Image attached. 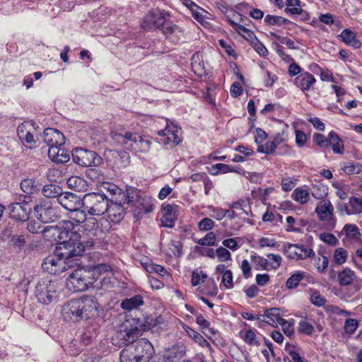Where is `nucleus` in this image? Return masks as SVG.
Wrapping results in <instances>:
<instances>
[{"mask_svg":"<svg viewBox=\"0 0 362 362\" xmlns=\"http://www.w3.org/2000/svg\"><path fill=\"white\" fill-rule=\"evenodd\" d=\"M298 331L300 333L310 336L314 332V327L306 318H304L298 323Z\"/></svg>","mask_w":362,"mask_h":362,"instance_id":"51","label":"nucleus"},{"mask_svg":"<svg viewBox=\"0 0 362 362\" xmlns=\"http://www.w3.org/2000/svg\"><path fill=\"white\" fill-rule=\"evenodd\" d=\"M208 209L209 210V215L218 220L220 221L226 216V213L225 212V209L219 207H215L213 206H208Z\"/></svg>","mask_w":362,"mask_h":362,"instance_id":"57","label":"nucleus"},{"mask_svg":"<svg viewBox=\"0 0 362 362\" xmlns=\"http://www.w3.org/2000/svg\"><path fill=\"white\" fill-rule=\"evenodd\" d=\"M144 304L143 298L141 295H135L133 297L125 298L121 303V308L127 311L137 309Z\"/></svg>","mask_w":362,"mask_h":362,"instance_id":"31","label":"nucleus"},{"mask_svg":"<svg viewBox=\"0 0 362 362\" xmlns=\"http://www.w3.org/2000/svg\"><path fill=\"white\" fill-rule=\"evenodd\" d=\"M216 235L214 232L208 233L204 237L200 238L197 243L202 246L215 245Z\"/></svg>","mask_w":362,"mask_h":362,"instance_id":"55","label":"nucleus"},{"mask_svg":"<svg viewBox=\"0 0 362 362\" xmlns=\"http://www.w3.org/2000/svg\"><path fill=\"white\" fill-rule=\"evenodd\" d=\"M73 223L65 221L62 226L52 228V235L57 241V252L59 255H69L79 259L86 248L91 247L93 242H88L86 245L80 241V235L73 230Z\"/></svg>","mask_w":362,"mask_h":362,"instance_id":"1","label":"nucleus"},{"mask_svg":"<svg viewBox=\"0 0 362 362\" xmlns=\"http://www.w3.org/2000/svg\"><path fill=\"white\" fill-rule=\"evenodd\" d=\"M317 252L320 257L317 258L315 267L320 274H323L328 267L329 259L322 251L319 250Z\"/></svg>","mask_w":362,"mask_h":362,"instance_id":"44","label":"nucleus"},{"mask_svg":"<svg viewBox=\"0 0 362 362\" xmlns=\"http://www.w3.org/2000/svg\"><path fill=\"white\" fill-rule=\"evenodd\" d=\"M267 259L269 261V269H277L279 268L282 261L280 255L274 254H268Z\"/></svg>","mask_w":362,"mask_h":362,"instance_id":"56","label":"nucleus"},{"mask_svg":"<svg viewBox=\"0 0 362 362\" xmlns=\"http://www.w3.org/2000/svg\"><path fill=\"white\" fill-rule=\"evenodd\" d=\"M341 169L349 175L359 174L362 172V165L358 163L346 162L341 165Z\"/></svg>","mask_w":362,"mask_h":362,"instance_id":"39","label":"nucleus"},{"mask_svg":"<svg viewBox=\"0 0 362 362\" xmlns=\"http://www.w3.org/2000/svg\"><path fill=\"white\" fill-rule=\"evenodd\" d=\"M349 210L348 215L359 214L362 213V199L352 197L349 201Z\"/></svg>","mask_w":362,"mask_h":362,"instance_id":"42","label":"nucleus"},{"mask_svg":"<svg viewBox=\"0 0 362 362\" xmlns=\"http://www.w3.org/2000/svg\"><path fill=\"white\" fill-rule=\"evenodd\" d=\"M342 232L345 235V237L342 240L344 243L349 240L358 241L361 236L358 227L355 224H346L343 228Z\"/></svg>","mask_w":362,"mask_h":362,"instance_id":"29","label":"nucleus"},{"mask_svg":"<svg viewBox=\"0 0 362 362\" xmlns=\"http://www.w3.org/2000/svg\"><path fill=\"white\" fill-rule=\"evenodd\" d=\"M240 337L250 346H259L260 337H258L256 331L252 328L244 329L239 332Z\"/></svg>","mask_w":362,"mask_h":362,"instance_id":"28","label":"nucleus"},{"mask_svg":"<svg viewBox=\"0 0 362 362\" xmlns=\"http://www.w3.org/2000/svg\"><path fill=\"white\" fill-rule=\"evenodd\" d=\"M95 269L77 268L68 277L66 286L73 292H81L87 290L97 279Z\"/></svg>","mask_w":362,"mask_h":362,"instance_id":"4","label":"nucleus"},{"mask_svg":"<svg viewBox=\"0 0 362 362\" xmlns=\"http://www.w3.org/2000/svg\"><path fill=\"white\" fill-rule=\"evenodd\" d=\"M100 187L104 190L108 192L114 199L116 197H120L121 196L122 190L112 182H103Z\"/></svg>","mask_w":362,"mask_h":362,"instance_id":"47","label":"nucleus"},{"mask_svg":"<svg viewBox=\"0 0 362 362\" xmlns=\"http://www.w3.org/2000/svg\"><path fill=\"white\" fill-rule=\"evenodd\" d=\"M283 252L290 259L304 260L315 256V252L309 245L286 243L283 246Z\"/></svg>","mask_w":362,"mask_h":362,"instance_id":"8","label":"nucleus"},{"mask_svg":"<svg viewBox=\"0 0 362 362\" xmlns=\"http://www.w3.org/2000/svg\"><path fill=\"white\" fill-rule=\"evenodd\" d=\"M315 82V76L308 71L300 74L294 79L296 86L304 93L310 90Z\"/></svg>","mask_w":362,"mask_h":362,"instance_id":"25","label":"nucleus"},{"mask_svg":"<svg viewBox=\"0 0 362 362\" xmlns=\"http://www.w3.org/2000/svg\"><path fill=\"white\" fill-rule=\"evenodd\" d=\"M42 194L45 197L47 198H56L57 202L59 197L61 195L62 190L60 187L55 185H47L42 188Z\"/></svg>","mask_w":362,"mask_h":362,"instance_id":"38","label":"nucleus"},{"mask_svg":"<svg viewBox=\"0 0 362 362\" xmlns=\"http://www.w3.org/2000/svg\"><path fill=\"white\" fill-rule=\"evenodd\" d=\"M264 21L268 25H282L290 23V21L281 16L272 15H267L264 19Z\"/></svg>","mask_w":362,"mask_h":362,"instance_id":"49","label":"nucleus"},{"mask_svg":"<svg viewBox=\"0 0 362 362\" xmlns=\"http://www.w3.org/2000/svg\"><path fill=\"white\" fill-rule=\"evenodd\" d=\"M38 126L32 121L24 122L18 125L17 134L22 144L28 148H33L36 144V133Z\"/></svg>","mask_w":362,"mask_h":362,"instance_id":"12","label":"nucleus"},{"mask_svg":"<svg viewBox=\"0 0 362 362\" xmlns=\"http://www.w3.org/2000/svg\"><path fill=\"white\" fill-rule=\"evenodd\" d=\"M162 33L174 43H177L180 39L179 35L182 34V30L176 25L167 24L162 28Z\"/></svg>","mask_w":362,"mask_h":362,"instance_id":"30","label":"nucleus"},{"mask_svg":"<svg viewBox=\"0 0 362 362\" xmlns=\"http://www.w3.org/2000/svg\"><path fill=\"white\" fill-rule=\"evenodd\" d=\"M329 146H332V151L334 153L343 154L344 152V147L342 140L335 132H330L328 134Z\"/></svg>","mask_w":362,"mask_h":362,"instance_id":"33","label":"nucleus"},{"mask_svg":"<svg viewBox=\"0 0 362 362\" xmlns=\"http://www.w3.org/2000/svg\"><path fill=\"white\" fill-rule=\"evenodd\" d=\"M35 293L40 303L48 305L57 297V284L50 280L41 279L36 285Z\"/></svg>","mask_w":362,"mask_h":362,"instance_id":"9","label":"nucleus"},{"mask_svg":"<svg viewBox=\"0 0 362 362\" xmlns=\"http://www.w3.org/2000/svg\"><path fill=\"white\" fill-rule=\"evenodd\" d=\"M227 23L235 30L240 35H241L246 40L249 41L250 44L254 41L257 37L252 30L246 28L245 26L235 22L229 16L226 17Z\"/></svg>","mask_w":362,"mask_h":362,"instance_id":"27","label":"nucleus"},{"mask_svg":"<svg viewBox=\"0 0 362 362\" xmlns=\"http://www.w3.org/2000/svg\"><path fill=\"white\" fill-rule=\"evenodd\" d=\"M21 189L24 194L19 196L18 200L25 203L32 202V195L37 193L40 190L39 185L33 179H25L21 182Z\"/></svg>","mask_w":362,"mask_h":362,"instance_id":"19","label":"nucleus"},{"mask_svg":"<svg viewBox=\"0 0 362 362\" xmlns=\"http://www.w3.org/2000/svg\"><path fill=\"white\" fill-rule=\"evenodd\" d=\"M177 205L167 204L163 206V216L160 219L162 225L165 227L173 228L177 218Z\"/></svg>","mask_w":362,"mask_h":362,"instance_id":"24","label":"nucleus"},{"mask_svg":"<svg viewBox=\"0 0 362 362\" xmlns=\"http://www.w3.org/2000/svg\"><path fill=\"white\" fill-rule=\"evenodd\" d=\"M339 37L341 38V41L347 45L351 46L356 49L361 47V42L356 39L354 33L349 29L342 30Z\"/></svg>","mask_w":362,"mask_h":362,"instance_id":"36","label":"nucleus"},{"mask_svg":"<svg viewBox=\"0 0 362 362\" xmlns=\"http://www.w3.org/2000/svg\"><path fill=\"white\" fill-rule=\"evenodd\" d=\"M168 13L164 11H151L144 18L141 26L146 30L160 28L164 25Z\"/></svg>","mask_w":362,"mask_h":362,"instance_id":"15","label":"nucleus"},{"mask_svg":"<svg viewBox=\"0 0 362 362\" xmlns=\"http://www.w3.org/2000/svg\"><path fill=\"white\" fill-rule=\"evenodd\" d=\"M105 213L107 214V218L110 222L118 223L123 219L125 210L123 204L117 201L116 197L115 199L111 198L110 202H108V209Z\"/></svg>","mask_w":362,"mask_h":362,"instance_id":"18","label":"nucleus"},{"mask_svg":"<svg viewBox=\"0 0 362 362\" xmlns=\"http://www.w3.org/2000/svg\"><path fill=\"white\" fill-rule=\"evenodd\" d=\"M165 128L158 132L159 136L158 142L163 145H169L170 147H174L182 141L180 138V129L173 123L169 124L168 120H165Z\"/></svg>","mask_w":362,"mask_h":362,"instance_id":"14","label":"nucleus"},{"mask_svg":"<svg viewBox=\"0 0 362 362\" xmlns=\"http://www.w3.org/2000/svg\"><path fill=\"white\" fill-rule=\"evenodd\" d=\"M57 203L69 211L76 210L82 205L81 197L71 192H62Z\"/></svg>","mask_w":362,"mask_h":362,"instance_id":"20","label":"nucleus"},{"mask_svg":"<svg viewBox=\"0 0 362 362\" xmlns=\"http://www.w3.org/2000/svg\"><path fill=\"white\" fill-rule=\"evenodd\" d=\"M318 218L331 228L336 225V218L334 216V207L329 200H321L315 208Z\"/></svg>","mask_w":362,"mask_h":362,"instance_id":"16","label":"nucleus"},{"mask_svg":"<svg viewBox=\"0 0 362 362\" xmlns=\"http://www.w3.org/2000/svg\"><path fill=\"white\" fill-rule=\"evenodd\" d=\"M79 262L80 259L74 258L69 255H59L57 249L55 248L54 254L45 259L42 267L49 274H59L69 268L78 267L80 264Z\"/></svg>","mask_w":362,"mask_h":362,"instance_id":"5","label":"nucleus"},{"mask_svg":"<svg viewBox=\"0 0 362 362\" xmlns=\"http://www.w3.org/2000/svg\"><path fill=\"white\" fill-rule=\"evenodd\" d=\"M112 139L124 148L134 152L147 153L151 148V141L137 133H114Z\"/></svg>","mask_w":362,"mask_h":362,"instance_id":"6","label":"nucleus"},{"mask_svg":"<svg viewBox=\"0 0 362 362\" xmlns=\"http://www.w3.org/2000/svg\"><path fill=\"white\" fill-rule=\"evenodd\" d=\"M252 259L257 269L261 268L262 269L269 270V261L267 259L259 256H252Z\"/></svg>","mask_w":362,"mask_h":362,"instance_id":"58","label":"nucleus"},{"mask_svg":"<svg viewBox=\"0 0 362 362\" xmlns=\"http://www.w3.org/2000/svg\"><path fill=\"white\" fill-rule=\"evenodd\" d=\"M305 276V272L298 271L293 274L286 281V285L288 288H295Z\"/></svg>","mask_w":362,"mask_h":362,"instance_id":"46","label":"nucleus"},{"mask_svg":"<svg viewBox=\"0 0 362 362\" xmlns=\"http://www.w3.org/2000/svg\"><path fill=\"white\" fill-rule=\"evenodd\" d=\"M283 319L281 316L280 310L277 308L267 309L264 314L257 316V320L265 322L272 327H277Z\"/></svg>","mask_w":362,"mask_h":362,"instance_id":"23","label":"nucleus"},{"mask_svg":"<svg viewBox=\"0 0 362 362\" xmlns=\"http://www.w3.org/2000/svg\"><path fill=\"white\" fill-rule=\"evenodd\" d=\"M67 185L70 189L77 192H85L88 189L86 180L78 176H72L67 180Z\"/></svg>","mask_w":362,"mask_h":362,"instance_id":"32","label":"nucleus"},{"mask_svg":"<svg viewBox=\"0 0 362 362\" xmlns=\"http://www.w3.org/2000/svg\"><path fill=\"white\" fill-rule=\"evenodd\" d=\"M110 200L104 194L88 193L82 199V205L90 215L100 216L108 209Z\"/></svg>","mask_w":362,"mask_h":362,"instance_id":"7","label":"nucleus"},{"mask_svg":"<svg viewBox=\"0 0 362 362\" xmlns=\"http://www.w3.org/2000/svg\"><path fill=\"white\" fill-rule=\"evenodd\" d=\"M122 204H127L133 206L137 203L143 206L146 212H151L153 209V205L150 202L149 198H142L139 192L134 188H129L126 192H122L120 197H117Z\"/></svg>","mask_w":362,"mask_h":362,"instance_id":"10","label":"nucleus"},{"mask_svg":"<svg viewBox=\"0 0 362 362\" xmlns=\"http://www.w3.org/2000/svg\"><path fill=\"white\" fill-rule=\"evenodd\" d=\"M155 354L151 343L141 338L127 344L120 352V362H148Z\"/></svg>","mask_w":362,"mask_h":362,"instance_id":"3","label":"nucleus"},{"mask_svg":"<svg viewBox=\"0 0 362 362\" xmlns=\"http://www.w3.org/2000/svg\"><path fill=\"white\" fill-rule=\"evenodd\" d=\"M292 198L296 202L304 204L308 202L310 194L308 190L298 187L293 192Z\"/></svg>","mask_w":362,"mask_h":362,"instance_id":"40","label":"nucleus"},{"mask_svg":"<svg viewBox=\"0 0 362 362\" xmlns=\"http://www.w3.org/2000/svg\"><path fill=\"white\" fill-rule=\"evenodd\" d=\"M28 204L21 201L11 204L8 206L10 217L21 221H28L31 211Z\"/></svg>","mask_w":362,"mask_h":362,"instance_id":"17","label":"nucleus"},{"mask_svg":"<svg viewBox=\"0 0 362 362\" xmlns=\"http://www.w3.org/2000/svg\"><path fill=\"white\" fill-rule=\"evenodd\" d=\"M313 141L316 145L321 148H326L329 146V137L327 138L321 134H314Z\"/></svg>","mask_w":362,"mask_h":362,"instance_id":"64","label":"nucleus"},{"mask_svg":"<svg viewBox=\"0 0 362 362\" xmlns=\"http://www.w3.org/2000/svg\"><path fill=\"white\" fill-rule=\"evenodd\" d=\"M62 146H57L49 148L48 156L52 161L57 163H65L69 160L70 155Z\"/></svg>","mask_w":362,"mask_h":362,"instance_id":"26","label":"nucleus"},{"mask_svg":"<svg viewBox=\"0 0 362 362\" xmlns=\"http://www.w3.org/2000/svg\"><path fill=\"white\" fill-rule=\"evenodd\" d=\"M214 221L210 218H204L198 223L199 230L208 231L214 228Z\"/></svg>","mask_w":362,"mask_h":362,"instance_id":"61","label":"nucleus"},{"mask_svg":"<svg viewBox=\"0 0 362 362\" xmlns=\"http://www.w3.org/2000/svg\"><path fill=\"white\" fill-rule=\"evenodd\" d=\"M182 243L179 241H171L168 244V248L170 252L177 257H179L182 255Z\"/></svg>","mask_w":362,"mask_h":362,"instance_id":"62","label":"nucleus"},{"mask_svg":"<svg viewBox=\"0 0 362 362\" xmlns=\"http://www.w3.org/2000/svg\"><path fill=\"white\" fill-rule=\"evenodd\" d=\"M310 302L318 307L323 306L326 303V299H325L315 289H310Z\"/></svg>","mask_w":362,"mask_h":362,"instance_id":"52","label":"nucleus"},{"mask_svg":"<svg viewBox=\"0 0 362 362\" xmlns=\"http://www.w3.org/2000/svg\"><path fill=\"white\" fill-rule=\"evenodd\" d=\"M358 327V322L356 319L349 318L344 323V331L349 334L355 332Z\"/></svg>","mask_w":362,"mask_h":362,"instance_id":"60","label":"nucleus"},{"mask_svg":"<svg viewBox=\"0 0 362 362\" xmlns=\"http://www.w3.org/2000/svg\"><path fill=\"white\" fill-rule=\"evenodd\" d=\"M184 354L182 346L173 345L164 349L159 357L158 362H178L183 357Z\"/></svg>","mask_w":362,"mask_h":362,"instance_id":"22","label":"nucleus"},{"mask_svg":"<svg viewBox=\"0 0 362 362\" xmlns=\"http://www.w3.org/2000/svg\"><path fill=\"white\" fill-rule=\"evenodd\" d=\"M348 253L342 247L337 248L333 255L334 262L337 264H342L346 262Z\"/></svg>","mask_w":362,"mask_h":362,"instance_id":"50","label":"nucleus"},{"mask_svg":"<svg viewBox=\"0 0 362 362\" xmlns=\"http://www.w3.org/2000/svg\"><path fill=\"white\" fill-rule=\"evenodd\" d=\"M251 45L260 56L266 57L268 54L267 49L257 38L252 41Z\"/></svg>","mask_w":362,"mask_h":362,"instance_id":"59","label":"nucleus"},{"mask_svg":"<svg viewBox=\"0 0 362 362\" xmlns=\"http://www.w3.org/2000/svg\"><path fill=\"white\" fill-rule=\"evenodd\" d=\"M356 279L355 272L349 268H345L338 273L337 279L341 286L351 285Z\"/></svg>","mask_w":362,"mask_h":362,"instance_id":"34","label":"nucleus"},{"mask_svg":"<svg viewBox=\"0 0 362 362\" xmlns=\"http://www.w3.org/2000/svg\"><path fill=\"white\" fill-rule=\"evenodd\" d=\"M73 160L83 167L97 166L102 162L100 156L93 151L83 148H76L72 153Z\"/></svg>","mask_w":362,"mask_h":362,"instance_id":"11","label":"nucleus"},{"mask_svg":"<svg viewBox=\"0 0 362 362\" xmlns=\"http://www.w3.org/2000/svg\"><path fill=\"white\" fill-rule=\"evenodd\" d=\"M196 322L199 325L201 330L205 335H207V333L204 331L206 329L211 334L214 335L216 334V330L210 327L211 323L202 314H196Z\"/></svg>","mask_w":362,"mask_h":362,"instance_id":"41","label":"nucleus"},{"mask_svg":"<svg viewBox=\"0 0 362 362\" xmlns=\"http://www.w3.org/2000/svg\"><path fill=\"white\" fill-rule=\"evenodd\" d=\"M184 329L186 332L187 336L191 338L195 343L198 344L200 346L203 348H207L209 349H211L210 344L198 332L188 326H185Z\"/></svg>","mask_w":362,"mask_h":362,"instance_id":"35","label":"nucleus"},{"mask_svg":"<svg viewBox=\"0 0 362 362\" xmlns=\"http://www.w3.org/2000/svg\"><path fill=\"white\" fill-rule=\"evenodd\" d=\"M82 228L85 231L92 233L94 235H97L98 232V223L97 219L92 216L87 218L83 223Z\"/></svg>","mask_w":362,"mask_h":362,"instance_id":"43","label":"nucleus"},{"mask_svg":"<svg viewBox=\"0 0 362 362\" xmlns=\"http://www.w3.org/2000/svg\"><path fill=\"white\" fill-rule=\"evenodd\" d=\"M286 351L288 352V356L284 357V362H303V358L293 348L290 349L286 346Z\"/></svg>","mask_w":362,"mask_h":362,"instance_id":"53","label":"nucleus"},{"mask_svg":"<svg viewBox=\"0 0 362 362\" xmlns=\"http://www.w3.org/2000/svg\"><path fill=\"white\" fill-rule=\"evenodd\" d=\"M70 211L71 212L70 216L71 221H69L72 222L73 225L74 223L77 225L80 223L83 224L87 218L86 212L84 211L80 210V208H78L76 210H71Z\"/></svg>","mask_w":362,"mask_h":362,"instance_id":"48","label":"nucleus"},{"mask_svg":"<svg viewBox=\"0 0 362 362\" xmlns=\"http://www.w3.org/2000/svg\"><path fill=\"white\" fill-rule=\"evenodd\" d=\"M214 167L217 170L215 173H213L214 175L217 174L218 171H221L223 173L235 172L239 174L243 171V170L239 168L236 169L235 167L224 163H216Z\"/></svg>","mask_w":362,"mask_h":362,"instance_id":"54","label":"nucleus"},{"mask_svg":"<svg viewBox=\"0 0 362 362\" xmlns=\"http://www.w3.org/2000/svg\"><path fill=\"white\" fill-rule=\"evenodd\" d=\"M139 334V329L136 327L132 328L129 330H125L124 332L121 331L118 333V337L121 338L123 341L122 344H124V347L131 343L136 342L138 339L137 338Z\"/></svg>","mask_w":362,"mask_h":362,"instance_id":"37","label":"nucleus"},{"mask_svg":"<svg viewBox=\"0 0 362 362\" xmlns=\"http://www.w3.org/2000/svg\"><path fill=\"white\" fill-rule=\"evenodd\" d=\"M99 304L93 296L85 295L71 299L62 308V315L66 321L86 320L98 315Z\"/></svg>","mask_w":362,"mask_h":362,"instance_id":"2","label":"nucleus"},{"mask_svg":"<svg viewBox=\"0 0 362 362\" xmlns=\"http://www.w3.org/2000/svg\"><path fill=\"white\" fill-rule=\"evenodd\" d=\"M86 175L92 180L100 181L103 180L104 176L103 172L95 168H91L87 170Z\"/></svg>","mask_w":362,"mask_h":362,"instance_id":"63","label":"nucleus"},{"mask_svg":"<svg viewBox=\"0 0 362 362\" xmlns=\"http://www.w3.org/2000/svg\"><path fill=\"white\" fill-rule=\"evenodd\" d=\"M43 140L49 146V148L64 146L65 144L64 134L57 129L52 128H47L44 131Z\"/></svg>","mask_w":362,"mask_h":362,"instance_id":"21","label":"nucleus"},{"mask_svg":"<svg viewBox=\"0 0 362 362\" xmlns=\"http://www.w3.org/2000/svg\"><path fill=\"white\" fill-rule=\"evenodd\" d=\"M35 216L43 223L54 221L58 217L57 209L52 206V202L42 199L33 208Z\"/></svg>","mask_w":362,"mask_h":362,"instance_id":"13","label":"nucleus"},{"mask_svg":"<svg viewBox=\"0 0 362 362\" xmlns=\"http://www.w3.org/2000/svg\"><path fill=\"white\" fill-rule=\"evenodd\" d=\"M286 11L292 15L300 14L302 8L300 0H286Z\"/></svg>","mask_w":362,"mask_h":362,"instance_id":"45","label":"nucleus"}]
</instances>
